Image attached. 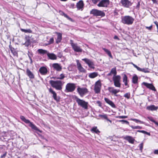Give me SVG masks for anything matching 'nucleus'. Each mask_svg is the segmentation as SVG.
<instances>
[{
  "label": "nucleus",
  "mask_w": 158,
  "mask_h": 158,
  "mask_svg": "<svg viewBox=\"0 0 158 158\" xmlns=\"http://www.w3.org/2000/svg\"><path fill=\"white\" fill-rule=\"evenodd\" d=\"M6 153H4L1 156V158H3V157H5L6 156Z\"/></svg>",
  "instance_id": "58"
},
{
  "label": "nucleus",
  "mask_w": 158,
  "mask_h": 158,
  "mask_svg": "<svg viewBox=\"0 0 158 158\" xmlns=\"http://www.w3.org/2000/svg\"><path fill=\"white\" fill-rule=\"evenodd\" d=\"M152 28V25H151L149 27H146V28L149 30H151Z\"/></svg>",
  "instance_id": "55"
},
{
  "label": "nucleus",
  "mask_w": 158,
  "mask_h": 158,
  "mask_svg": "<svg viewBox=\"0 0 158 158\" xmlns=\"http://www.w3.org/2000/svg\"><path fill=\"white\" fill-rule=\"evenodd\" d=\"M145 134H147L148 135H149V136L150 135H151L150 133L148 132L147 131H146Z\"/></svg>",
  "instance_id": "63"
},
{
  "label": "nucleus",
  "mask_w": 158,
  "mask_h": 158,
  "mask_svg": "<svg viewBox=\"0 0 158 158\" xmlns=\"http://www.w3.org/2000/svg\"><path fill=\"white\" fill-rule=\"evenodd\" d=\"M101 87V84L100 80L95 82L94 88V90L96 94H98L100 92Z\"/></svg>",
  "instance_id": "8"
},
{
  "label": "nucleus",
  "mask_w": 158,
  "mask_h": 158,
  "mask_svg": "<svg viewBox=\"0 0 158 158\" xmlns=\"http://www.w3.org/2000/svg\"><path fill=\"white\" fill-rule=\"evenodd\" d=\"M142 84L148 89L154 91L156 90L155 87L152 84H149L146 82H143Z\"/></svg>",
  "instance_id": "17"
},
{
  "label": "nucleus",
  "mask_w": 158,
  "mask_h": 158,
  "mask_svg": "<svg viewBox=\"0 0 158 158\" xmlns=\"http://www.w3.org/2000/svg\"><path fill=\"white\" fill-rule=\"evenodd\" d=\"M138 80V77L136 75L134 76L132 79V82L134 84H136L137 83Z\"/></svg>",
  "instance_id": "31"
},
{
  "label": "nucleus",
  "mask_w": 158,
  "mask_h": 158,
  "mask_svg": "<svg viewBox=\"0 0 158 158\" xmlns=\"http://www.w3.org/2000/svg\"><path fill=\"white\" fill-rule=\"evenodd\" d=\"M109 4V0H102L100 1L97 6L99 7H107Z\"/></svg>",
  "instance_id": "12"
},
{
  "label": "nucleus",
  "mask_w": 158,
  "mask_h": 158,
  "mask_svg": "<svg viewBox=\"0 0 158 158\" xmlns=\"http://www.w3.org/2000/svg\"><path fill=\"white\" fill-rule=\"evenodd\" d=\"M21 30L23 32L25 33H31L32 32V31L30 29H21Z\"/></svg>",
  "instance_id": "37"
},
{
  "label": "nucleus",
  "mask_w": 158,
  "mask_h": 158,
  "mask_svg": "<svg viewBox=\"0 0 158 158\" xmlns=\"http://www.w3.org/2000/svg\"><path fill=\"white\" fill-rule=\"evenodd\" d=\"M77 92L81 97H83L88 92V90L86 88H81L78 87L77 89Z\"/></svg>",
  "instance_id": "10"
},
{
  "label": "nucleus",
  "mask_w": 158,
  "mask_h": 158,
  "mask_svg": "<svg viewBox=\"0 0 158 158\" xmlns=\"http://www.w3.org/2000/svg\"><path fill=\"white\" fill-rule=\"evenodd\" d=\"M140 6V2H138V4L136 6V8H139V6Z\"/></svg>",
  "instance_id": "61"
},
{
  "label": "nucleus",
  "mask_w": 158,
  "mask_h": 158,
  "mask_svg": "<svg viewBox=\"0 0 158 158\" xmlns=\"http://www.w3.org/2000/svg\"><path fill=\"white\" fill-rule=\"evenodd\" d=\"M108 89L110 93H111L112 94H114V96H118V95L117 94L120 92L119 89H114L113 87H109Z\"/></svg>",
  "instance_id": "14"
},
{
  "label": "nucleus",
  "mask_w": 158,
  "mask_h": 158,
  "mask_svg": "<svg viewBox=\"0 0 158 158\" xmlns=\"http://www.w3.org/2000/svg\"><path fill=\"white\" fill-rule=\"evenodd\" d=\"M137 132H141L143 134H145L146 132V131L143 130H138L137 131Z\"/></svg>",
  "instance_id": "54"
},
{
  "label": "nucleus",
  "mask_w": 158,
  "mask_h": 158,
  "mask_svg": "<svg viewBox=\"0 0 158 158\" xmlns=\"http://www.w3.org/2000/svg\"><path fill=\"white\" fill-rule=\"evenodd\" d=\"M39 71L42 75H46L48 72V69L45 67H40Z\"/></svg>",
  "instance_id": "18"
},
{
  "label": "nucleus",
  "mask_w": 158,
  "mask_h": 158,
  "mask_svg": "<svg viewBox=\"0 0 158 158\" xmlns=\"http://www.w3.org/2000/svg\"><path fill=\"white\" fill-rule=\"evenodd\" d=\"M117 72L116 70V68L114 67L112 69L110 73L107 75V76H111L112 74L113 75V76L116 75Z\"/></svg>",
  "instance_id": "21"
},
{
  "label": "nucleus",
  "mask_w": 158,
  "mask_h": 158,
  "mask_svg": "<svg viewBox=\"0 0 158 158\" xmlns=\"http://www.w3.org/2000/svg\"><path fill=\"white\" fill-rule=\"evenodd\" d=\"M154 154H158V150H156L154 152Z\"/></svg>",
  "instance_id": "60"
},
{
  "label": "nucleus",
  "mask_w": 158,
  "mask_h": 158,
  "mask_svg": "<svg viewBox=\"0 0 158 158\" xmlns=\"http://www.w3.org/2000/svg\"><path fill=\"white\" fill-rule=\"evenodd\" d=\"M84 4L82 0L78 2L77 3L76 6L78 10L81 9V10H83Z\"/></svg>",
  "instance_id": "20"
},
{
  "label": "nucleus",
  "mask_w": 158,
  "mask_h": 158,
  "mask_svg": "<svg viewBox=\"0 0 158 158\" xmlns=\"http://www.w3.org/2000/svg\"><path fill=\"white\" fill-rule=\"evenodd\" d=\"M131 120L135 122L136 123L139 122L141 123L145 124V123L143 121H142L136 119L135 118H132L131 119Z\"/></svg>",
  "instance_id": "38"
},
{
  "label": "nucleus",
  "mask_w": 158,
  "mask_h": 158,
  "mask_svg": "<svg viewBox=\"0 0 158 158\" xmlns=\"http://www.w3.org/2000/svg\"><path fill=\"white\" fill-rule=\"evenodd\" d=\"M65 77L64 75L63 74H61L59 76H58L56 77L55 78H56L57 79H60V80H62Z\"/></svg>",
  "instance_id": "35"
},
{
  "label": "nucleus",
  "mask_w": 158,
  "mask_h": 158,
  "mask_svg": "<svg viewBox=\"0 0 158 158\" xmlns=\"http://www.w3.org/2000/svg\"><path fill=\"white\" fill-rule=\"evenodd\" d=\"M114 39H117V40H119V38H118V37L117 35L114 36Z\"/></svg>",
  "instance_id": "62"
},
{
  "label": "nucleus",
  "mask_w": 158,
  "mask_h": 158,
  "mask_svg": "<svg viewBox=\"0 0 158 158\" xmlns=\"http://www.w3.org/2000/svg\"><path fill=\"white\" fill-rule=\"evenodd\" d=\"M121 79V77L120 75H116L114 76H113V80L114 82L117 81H120Z\"/></svg>",
  "instance_id": "27"
},
{
  "label": "nucleus",
  "mask_w": 158,
  "mask_h": 158,
  "mask_svg": "<svg viewBox=\"0 0 158 158\" xmlns=\"http://www.w3.org/2000/svg\"><path fill=\"white\" fill-rule=\"evenodd\" d=\"M119 122H122L123 124L125 123L128 125L129 124V122L127 120H119Z\"/></svg>",
  "instance_id": "40"
},
{
  "label": "nucleus",
  "mask_w": 158,
  "mask_h": 158,
  "mask_svg": "<svg viewBox=\"0 0 158 158\" xmlns=\"http://www.w3.org/2000/svg\"><path fill=\"white\" fill-rule=\"evenodd\" d=\"M75 98L79 106H80L85 110L88 109V106L89 105L88 102H85L83 99H81L77 97H75Z\"/></svg>",
  "instance_id": "4"
},
{
  "label": "nucleus",
  "mask_w": 158,
  "mask_h": 158,
  "mask_svg": "<svg viewBox=\"0 0 158 158\" xmlns=\"http://www.w3.org/2000/svg\"><path fill=\"white\" fill-rule=\"evenodd\" d=\"M20 118L22 121L26 123L29 124V126L31 127L32 129L40 133L42 132V131L40 130L35 125L33 124L32 123L30 122L29 120L26 119L23 116L21 115Z\"/></svg>",
  "instance_id": "2"
},
{
  "label": "nucleus",
  "mask_w": 158,
  "mask_h": 158,
  "mask_svg": "<svg viewBox=\"0 0 158 158\" xmlns=\"http://www.w3.org/2000/svg\"><path fill=\"white\" fill-rule=\"evenodd\" d=\"M47 55L49 58L51 60H55L57 59L56 56L54 53H49L48 52Z\"/></svg>",
  "instance_id": "23"
},
{
  "label": "nucleus",
  "mask_w": 158,
  "mask_h": 158,
  "mask_svg": "<svg viewBox=\"0 0 158 158\" xmlns=\"http://www.w3.org/2000/svg\"><path fill=\"white\" fill-rule=\"evenodd\" d=\"M123 139L128 141L129 143L132 144L134 143L135 140V139L133 137L127 135L124 137Z\"/></svg>",
  "instance_id": "19"
},
{
  "label": "nucleus",
  "mask_w": 158,
  "mask_h": 158,
  "mask_svg": "<svg viewBox=\"0 0 158 158\" xmlns=\"http://www.w3.org/2000/svg\"><path fill=\"white\" fill-rule=\"evenodd\" d=\"M70 44L74 51L76 52H81L82 49L80 47L78 46L76 43L75 44L73 43V41L72 40L70 41Z\"/></svg>",
  "instance_id": "7"
},
{
  "label": "nucleus",
  "mask_w": 158,
  "mask_h": 158,
  "mask_svg": "<svg viewBox=\"0 0 158 158\" xmlns=\"http://www.w3.org/2000/svg\"><path fill=\"white\" fill-rule=\"evenodd\" d=\"M120 2L123 6L126 8H129L133 3L129 0H121Z\"/></svg>",
  "instance_id": "11"
},
{
  "label": "nucleus",
  "mask_w": 158,
  "mask_h": 158,
  "mask_svg": "<svg viewBox=\"0 0 158 158\" xmlns=\"http://www.w3.org/2000/svg\"><path fill=\"white\" fill-rule=\"evenodd\" d=\"M148 118L151 121L153 122L154 123H155V122H156V121H155V120H154L152 117H148Z\"/></svg>",
  "instance_id": "49"
},
{
  "label": "nucleus",
  "mask_w": 158,
  "mask_h": 158,
  "mask_svg": "<svg viewBox=\"0 0 158 158\" xmlns=\"http://www.w3.org/2000/svg\"><path fill=\"white\" fill-rule=\"evenodd\" d=\"M48 91L50 93L52 94V97L57 102H59L60 99V97L57 96V94L56 92L53 90L51 88L48 89Z\"/></svg>",
  "instance_id": "9"
},
{
  "label": "nucleus",
  "mask_w": 158,
  "mask_h": 158,
  "mask_svg": "<svg viewBox=\"0 0 158 158\" xmlns=\"http://www.w3.org/2000/svg\"><path fill=\"white\" fill-rule=\"evenodd\" d=\"M62 15H63L65 17L67 18L68 20H69L73 22V20L69 17L67 14L64 13L63 12H62Z\"/></svg>",
  "instance_id": "33"
},
{
  "label": "nucleus",
  "mask_w": 158,
  "mask_h": 158,
  "mask_svg": "<svg viewBox=\"0 0 158 158\" xmlns=\"http://www.w3.org/2000/svg\"><path fill=\"white\" fill-rule=\"evenodd\" d=\"M38 52L39 54L43 55L45 54H47V53H48L47 51L42 49H38Z\"/></svg>",
  "instance_id": "29"
},
{
  "label": "nucleus",
  "mask_w": 158,
  "mask_h": 158,
  "mask_svg": "<svg viewBox=\"0 0 158 158\" xmlns=\"http://www.w3.org/2000/svg\"><path fill=\"white\" fill-rule=\"evenodd\" d=\"M139 147L140 150L141 151V152H142L143 148V143H142L139 144Z\"/></svg>",
  "instance_id": "44"
},
{
  "label": "nucleus",
  "mask_w": 158,
  "mask_h": 158,
  "mask_svg": "<svg viewBox=\"0 0 158 158\" xmlns=\"http://www.w3.org/2000/svg\"><path fill=\"white\" fill-rule=\"evenodd\" d=\"M27 54L29 59L30 58H31L33 56L32 53L31 52H30V51H28V52Z\"/></svg>",
  "instance_id": "45"
},
{
  "label": "nucleus",
  "mask_w": 158,
  "mask_h": 158,
  "mask_svg": "<svg viewBox=\"0 0 158 158\" xmlns=\"http://www.w3.org/2000/svg\"><path fill=\"white\" fill-rule=\"evenodd\" d=\"M109 104L111 106V107L113 108H115L116 107L115 104L112 101L110 102Z\"/></svg>",
  "instance_id": "46"
},
{
  "label": "nucleus",
  "mask_w": 158,
  "mask_h": 158,
  "mask_svg": "<svg viewBox=\"0 0 158 158\" xmlns=\"http://www.w3.org/2000/svg\"><path fill=\"white\" fill-rule=\"evenodd\" d=\"M48 42L49 44H52L54 42V39L53 38H50Z\"/></svg>",
  "instance_id": "47"
},
{
  "label": "nucleus",
  "mask_w": 158,
  "mask_h": 158,
  "mask_svg": "<svg viewBox=\"0 0 158 158\" xmlns=\"http://www.w3.org/2000/svg\"><path fill=\"white\" fill-rule=\"evenodd\" d=\"M127 117L126 116H118L116 117L117 118H127Z\"/></svg>",
  "instance_id": "48"
},
{
  "label": "nucleus",
  "mask_w": 158,
  "mask_h": 158,
  "mask_svg": "<svg viewBox=\"0 0 158 158\" xmlns=\"http://www.w3.org/2000/svg\"><path fill=\"white\" fill-rule=\"evenodd\" d=\"M147 109L149 110H156L158 109V107L157 106H156L154 105H152L150 106H148L147 107Z\"/></svg>",
  "instance_id": "26"
},
{
  "label": "nucleus",
  "mask_w": 158,
  "mask_h": 158,
  "mask_svg": "<svg viewBox=\"0 0 158 158\" xmlns=\"http://www.w3.org/2000/svg\"><path fill=\"white\" fill-rule=\"evenodd\" d=\"M52 67L54 69L58 72L61 71L62 69V67L58 63L53 64Z\"/></svg>",
  "instance_id": "16"
},
{
  "label": "nucleus",
  "mask_w": 158,
  "mask_h": 158,
  "mask_svg": "<svg viewBox=\"0 0 158 158\" xmlns=\"http://www.w3.org/2000/svg\"><path fill=\"white\" fill-rule=\"evenodd\" d=\"M76 62L77 68L79 72L81 73H86V70L82 66L79 60H77Z\"/></svg>",
  "instance_id": "15"
},
{
  "label": "nucleus",
  "mask_w": 158,
  "mask_h": 158,
  "mask_svg": "<svg viewBox=\"0 0 158 158\" xmlns=\"http://www.w3.org/2000/svg\"><path fill=\"white\" fill-rule=\"evenodd\" d=\"M154 23L155 24V25H156V27H157V29L158 30V22H157L156 21L154 22Z\"/></svg>",
  "instance_id": "57"
},
{
  "label": "nucleus",
  "mask_w": 158,
  "mask_h": 158,
  "mask_svg": "<svg viewBox=\"0 0 158 158\" xmlns=\"http://www.w3.org/2000/svg\"><path fill=\"white\" fill-rule=\"evenodd\" d=\"M137 69L138 71H139L145 73L149 72V71L147 69H141L138 67Z\"/></svg>",
  "instance_id": "32"
},
{
  "label": "nucleus",
  "mask_w": 158,
  "mask_h": 158,
  "mask_svg": "<svg viewBox=\"0 0 158 158\" xmlns=\"http://www.w3.org/2000/svg\"><path fill=\"white\" fill-rule=\"evenodd\" d=\"M30 63L31 64H32L33 61L32 58L30 59Z\"/></svg>",
  "instance_id": "64"
},
{
  "label": "nucleus",
  "mask_w": 158,
  "mask_h": 158,
  "mask_svg": "<svg viewBox=\"0 0 158 158\" xmlns=\"http://www.w3.org/2000/svg\"><path fill=\"white\" fill-rule=\"evenodd\" d=\"M57 35V38L56 39V42L57 44L60 43L62 40V34L59 32H56Z\"/></svg>",
  "instance_id": "24"
},
{
  "label": "nucleus",
  "mask_w": 158,
  "mask_h": 158,
  "mask_svg": "<svg viewBox=\"0 0 158 158\" xmlns=\"http://www.w3.org/2000/svg\"><path fill=\"white\" fill-rule=\"evenodd\" d=\"M133 129H142L141 127L137 126H130Z\"/></svg>",
  "instance_id": "42"
},
{
  "label": "nucleus",
  "mask_w": 158,
  "mask_h": 158,
  "mask_svg": "<svg viewBox=\"0 0 158 158\" xmlns=\"http://www.w3.org/2000/svg\"><path fill=\"white\" fill-rule=\"evenodd\" d=\"M82 60L87 64L89 68L93 69H94V63L92 61L86 58L83 59Z\"/></svg>",
  "instance_id": "13"
},
{
  "label": "nucleus",
  "mask_w": 158,
  "mask_h": 158,
  "mask_svg": "<svg viewBox=\"0 0 158 158\" xmlns=\"http://www.w3.org/2000/svg\"><path fill=\"white\" fill-rule=\"evenodd\" d=\"M25 42L23 44L26 47H28L31 44V42L30 37L29 36H26L25 37Z\"/></svg>",
  "instance_id": "22"
},
{
  "label": "nucleus",
  "mask_w": 158,
  "mask_h": 158,
  "mask_svg": "<svg viewBox=\"0 0 158 158\" xmlns=\"http://www.w3.org/2000/svg\"><path fill=\"white\" fill-rule=\"evenodd\" d=\"M131 64H132L133 66H134V67H135V68H136V69H137L138 66H137L136 65H135V64H133L132 62H131Z\"/></svg>",
  "instance_id": "59"
},
{
  "label": "nucleus",
  "mask_w": 158,
  "mask_h": 158,
  "mask_svg": "<svg viewBox=\"0 0 158 158\" xmlns=\"http://www.w3.org/2000/svg\"><path fill=\"white\" fill-rule=\"evenodd\" d=\"M58 56L60 58H61L62 56V54L61 52H59L57 53Z\"/></svg>",
  "instance_id": "50"
},
{
  "label": "nucleus",
  "mask_w": 158,
  "mask_h": 158,
  "mask_svg": "<svg viewBox=\"0 0 158 158\" xmlns=\"http://www.w3.org/2000/svg\"><path fill=\"white\" fill-rule=\"evenodd\" d=\"M49 82L51 86L57 90H61L62 89V86L64 83L60 80L54 81L51 80Z\"/></svg>",
  "instance_id": "1"
},
{
  "label": "nucleus",
  "mask_w": 158,
  "mask_h": 158,
  "mask_svg": "<svg viewBox=\"0 0 158 158\" xmlns=\"http://www.w3.org/2000/svg\"><path fill=\"white\" fill-rule=\"evenodd\" d=\"M123 82L127 81V77L125 74H124L123 76Z\"/></svg>",
  "instance_id": "43"
},
{
  "label": "nucleus",
  "mask_w": 158,
  "mask_h": 158,
  "mask_svg": "<svg viewBox=\"0 0 158 158\" xmlns=\"http://www.w3.org/2000/svg\"><path fill=\"white\" fill-rule=\"evenodd\" d=\"M98 75V73L94 72L89 74V77L90 78H93L97 77Z\"/></svg>",
  "instance_id": "30"
},
{
  "label": "nucleus",
  "mask_w": 158,
  "mask_h": 158,
  "mask_svg": "<svg viewBox=\"0 0 158 158\" xmlns=\"http://www.w3.org/2000/svg\"><path fill=\"white\" fill-rule=\"evenodd\" d=\"M134 20V19L132 17L127 15L122 18L121 22L123 24L129 25L132 24Z\"/></svg>",
  "instance_id": "3"
},
{
  "label": "nucleus",
  "mask_w": 158,
  "mask_h": 158,
  "mask_svg": "<svg viewBox=\"0 0 158 158\" xmlns=\"http://www.w3.org/2000/svg\"><path fill=\"white\" fill-rule=\"evenodd\" d=\"M105 101V102L107 103L108 104H109V103L111 101H110V100H109V99L105 98H104Z\"/></svg>",
  "instance_id": "51"
},
{
  "label": "nucleus",
  "mask_w": 158,
  "mask_h": 158,
  "mask_svg": "<svg viewBox=\"0 0 158 158\" xmlns=\"http://www.w3.org/2000/svg\"><path fill=\"white\" fill-rule=\"evenodd\" d=\"M97 103L98 104V106L100 107H101L102 106V103L100 101H97Z\"/></svg>",
  "instance_id": "56"
},
{
  "label": "nucleus",
  "mask_w": 158,
  "mask_h": 158,
  "mask_svg": "<svg viewBox=\"0 0 158 158\" xmlns=\"http://www.w3.org/2000/svg\"><path fill=\"white\" fill-rule=\"evenodd\" d=\"M90 14H92L95 16H100L101 17H104L105 14L102 11L98 10L96 9H93L90 11Z\"/></svg>",
  "instance_id": "5"
},
{
  "label": "nucleus",
  "mask_w": 158,
  "mask_h": 158,
  "mask_svg": "<svg viewBox=\"0 0 158 158\" xmlns=\"http://www.w3.org/2000/svg\"><path fill=\"white\" fill-rule=\"evenodd\" d=\"M76 88V84L73 83H68L66 85L64 91L67 92H72Z\"/></svg>",
  "instance_id": "6"
},
{
  "label": "nucleus",
  "mask_w": 158,
  "mask_h": 158,
  "mask_svg": "<svg viewBox=\"0 0 158 158\" xmlns=\"http://www.w3.org/2000/svg\"><path fill=\"white\" fill-rule=\"evenodd\" d=\"M102 49L110 58L111 59H113V56L112 55L111 52L108 49L104 48H103Z\"/></svg>",
  "instance_id": "28"
},
{
  "label": "nucleus",
  "mask_w": 158,
  "mask_h": 158,
  "mask_svg": "<svg viewBox=\"0 0 158 158\" xmlns=\"http://www.w3.org/2000/svg\"><path fill=\"white\" fill-rule=\"evenodd\" d=\"M124 97L127 98V99L130 98V93H128L125 94L124 95Z\"/></svg>",
  "instance_id": "41"
},
{
  "label": "nucleus",
  "mask_w": 158,
  "mask_h": 158,
  "mask_svg": "<svg viewBox=\"0 0 158 158\" xmlns=\"http://www.w3.org/2000/svg\"><path fill=\"white\" fill-rule=\"evenodd\" d=\"M101 0H92V2L94 4H96L98 2H100Z\"/></svg>",
  "instance_id": "53"
},
{
  "label": "nucleus",
  "mask_w": 158,
  "mask_h": 158,
  "mask_svg": "<svg viewBox=\"0 0 158 158\" xmlns=\"http://www.w3.org/2000/svg\"><path fill=\"white\" fill-rule=\"evenodd\" d=\"M26 74L29 78L33 79L34 78V75L28 69L26 70Z\"/></svg>",
  "instance_id": "25"
},
{
  "label": "nucleus",
  "mask_w": 158,
  "mask_h": 158,
  "mask_svg": "<svg viewBox=\"0 0 158 158\" xmlns=\"http://www.w3.org/2000/svg\"><path fill=\"white\" fill-rule=\"evenodd\" d=\"M75 5L74 3H71L69 5V7L71 8H73L74 7Z\"/></svg>",
  "instance_id": "52"
},
{
  "label": "nucleus",
  "mask_w": 158,
  "mask_h": 158,
  "mask_svg": "<svg viewBox=\"0 0 158 158\" xmlns=\"http://www.w3.org/2000/svg\"><path fill=\"white\" fill-rule=\"evenodd\" d=\"M99 116L105 119H107V115L106 114H99Z\"/></svg>",
  "instance_id": "39"
},
{
  "label": "nucleus",
  "mask_w": 158,
  "mask_h": 158,
  "mask_svg": "<svg viewBox=\"0 0 158 158\" xmlns=\"http://www.w3.org/2000/svg\"><path fill=\"white\" fill-rule=\"evenodd\" d=\"M114 83V85L116 87H121V83L120 81L116 82Z\"/></svg>",
  "instance_id": "36"
},
{
  "label": "nucleus",
  "mask_w": 158,
  "mask_h": 158,
  "mask_svg": "<svg viewBox=\"0 0 158 158\" xmlns=\"http://www.w3.org/2000/svg\"><path fill=\"white\" fill-rule=\"evenodd\" d=\"M92 132H94L98 134L100 132L99 130L97 129V127H93L91 130Z\"/></svg>",
  "instance_id": "34"
}]
</instances>
